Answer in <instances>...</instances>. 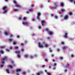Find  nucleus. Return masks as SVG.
I'll list each match as a JSON object with an SVG mask.
<instances>
[{"label": "nucleus", "mask_w": 75, "mask_h": 75, "mask_svg": "<svg viewBox=\"0 0 75 75\" xmlns=\"http://www.w3.org/2000/svg\"><path fill=\"white\" fill-rule=\"evenodd\" d=\"M15 54H17V57L18 58H20V53H21V51L18 50L15 51Z\"/></svg>", "instance_id": "f257e3e1"}, {"label": "nucleus", "mask_w": 75, "mask_h": 75, "mask_svg": "<svg viewBox=\"0 0 75 75\" xmlns=\"http://www.w3.org/2000/svg\"><path fill=\"white\" fill-rule=\"evenodd\" d=\"M40 16H41V13H38V16L36 17V18L39 20H40Z\"/></svg>", "instance_id": "f03ea898"}, {"label": "nucleus", "mask_w": 75, "mask_h": 75, "mask_svg": "<svg viewBox=\"0 0 75 75\" xmlns=\"http://www.w3.org/2000/svg\"><path fill=\"white\" fill-rule=\"evenodd\" d=\"M7 58V57H5L4 58H2V59H1V60L2 61V64H4V61H5V60H6Z\"/></svg>", "instance_id": "7ed1b4c3"}, {"label": "nucleus", "mask_w": 75, "mask_h": 75, "mask_svg": "<svg viewBox=\"0 0 75 75\" xmlns=\"http://www.w3.org/2000/svg\"><path fill=\"white\" fill-rule=\"evenodd\" d=\"M38 46L40 48H43L44 47V46L42 44H41L40 43H38Z\"/></svg>", "instance_id": "20e7f679"}, {"label": "nucleus", "mask_w": 75, "mask_h": 75, "mask_svg": "<svg viewBox=\"0 0 75 75\" xmlns=\"http://www.w3.org/2000/svg\"><path fill=\"white\" fill-rule=\"evenodd\" d=\"M15 6L16 7H18V8H20V7H21V5L18 4H16V5H15Z\"/></svg>", "instance_id": "39448f33"}, {"label": "nucleus", "mask_w": 75, "mask_h": 75, "mask_svg": "<svg viewBox=\"0 0 75 75\" xmlns=\"http://www.w3.org/2000/svg\"><path fill=\"white\" fill-rule=\"evenodd\" d=\"M7 6H5L3 7V10H6L7 9Z\"/></svg>", "instance_id": "423d86ee"}, {"label": "nucleus", "mask_w": 75, "mask_h": 75, "mask_svg": "<svg viewBox=\"0 0 75 75\" xmlns=\"http://www.w3.org/2000/svg\"><path fill=\"white\" fill-rule=\"evenodd\" d=\"M8 40V41H10V42H12V41H13V39L12 38V39L9 38Z\"/></svg>", "instance_id": "0eeeda50"}, {"label": "nucleus", "mask_w": 75, "mask_h": 75, "mask_svg": "<svg viewBox=\"0 0 75 75\" xmlns=\"http://www.w3.org/2000/svg\"><path fill=\"white\" fill-rule=\"evenodd\" d=\"M48 33L50 35H53V32L50 31Z\"/></svg>", "instance_id": "6e6552de"}, {"label": "nucleus", "mask_w": 75, "mask_h": 75, "mask_svg": "<svg viewBox=\"0 0 75 75\" xmlns=\"http://www.w3.org/2000/svg\"><path fill=\"white\" fill-rule=\"evenodd\" d=\"M6 71L8 74H10V70L9 69H6Z\"/></svg>", "instance_id": "1a4fd4ad"}, {"label": "nucleus", "mask_w": 75, "mask_h": 75, "mask_svg": "<svg viewBox=\"0 0 75 75\" xmlns=\"http://www.w3.org/2000/svg\"><path fill=\"white\" fill-rule=\"evenodd\" d=\"M23 24L24 25H28V23H27V22H23Z\"/></svg>", "instance_id": "9d476101"}, {"label": "nucleus", "mask_w": 75, "mask_h": 75, "mask_svg": "<svg viewBox=\"0 0 75 75\" xmlns=\"http://www.w3.org/2000/svg\"><path fill=\"white\" fill-rule=\"evenodd\" d=\"M68 18V16L67 15H66L64 18V19H67Z\"/></svg>", "instance_id": "9b49d317"}, {"label": "nucleus", "mask_w": 75, "mask_h": 75, "mask_svg": "<svg viewBox=\"0 0 75 75\" xmlns=\"http://www.w3.org/2000/svg\"><path fill=\"white\" fill-rule=\"evenodd\" d=\"M68 35L67 33H66L64 34V38H67V35Z\"/></svg>", "instance_id": "f8f14e48"}, {"label": "nucleus", "mask_w": 75, "mask_h": 75, "mask_svg": "<svg viewBox=\"0 0 75 75\" xmlns=\"http://www.w3.org/2000/svg\"><path fill=\"white\" fill-rule=\"evenodd\" d=\"M17 72H20L21 71V70L20 69H18L16 70Z\"/></svg>", "instance_id": "ddd939ff"}, {"label": "nucleus", "mask_w": 75, "mask_h": 75, "mask_svg": "<svg viewBox=\"0 0 75 75\" xmlns=\"http://www.w3.org/2000/svg\"><path fill=\"white\" fill-rule=\"evenodd\" d=\"M7 10H7V9L5 10L4 11V13H7Z\"/></svg>", "instance_id": "4468645a"}, {"label": "nucleus", "mask_w": 75, "mask_h": 75, "mask_svg": "<svg viewBox=\"0 0 75 75\" xmlns=\"http://www.w3.org/2000/svg\"><path fill=\"white\" fill-rule=\"evenodd\" d=\"M45 31H47V32H49V31H50V30H48V29L47 28H46L45 29Z\"/></svg>", "instance_id": "2eb2a0df"}, {"label": "nucleus", "mask_w": 75, "mask_h": 75, "mask_svg": "<svg viewBox=\"0 0 75 75\" xmlns=\"http://www.w3.org/2000/svg\"><path fill=\"white\" fill-rule=\"evenodd\" d=\"M5 35H8V33H7L6 32H5Z\"/></svg>", "instance_id": "dca6fc26"}, {"label": "nucleus", "mask_w": 75, "mask_h": 75, "mask_svg": "<svg viewBox=\"0 0 75 75\" xmlns=\"http://www.w3.org/2000/svg\"><path fill=\"white\" fill-rule=\"evenodd\" d=\"M33 8H31L29 10V11H30V12H31V11H33Z\"/></svg>", "instance_id": "f3484780"}, {"label": "nucleus", "mask_w": 75, "mask_h": 75, "mask_svg": "<svg viewBox=\"0 0 75 75\" xmlns=\"http://www.w3.org/2000/svg\"><path fill=\"white\" fill-rule=\"evenodd\" d=\"M67 47L65 46H64L63 47V50H65V49H67Z\"/></svg>", "instance_id": "a211bd4d"}, {"label": "nucleus", "mask_w": 75, "mask_h": 75, "mask_svg": "<svg viewBox=\"0 0 75 75\" xmlns=\"http://www.w3.org/2000/svg\"><path fill=\"white\" fill-rule=\"evenodd\" d=\"M49 52H52V49H51V48H49Z\"/></svg>", "instance_id": "6ab92c4d"}, {"label": "nucleus", "mask_w": 75, "mask_h": 75, "mask_svg": "<svg viewBox=\"0 0 75 75\" xmlns=\"http://www.w3.org/2000/svg\"><path fill=\"white\" fill-rule=\"evenodd\" d=\"M42 23H45V21L42 20L41 21Z\"/></svg>", "instance_id": "aec40b11"}, {"label": "nucleus", "mask_w": 75, "mask_h": 75, "mask_svg": "<svg viewBox=\"0 0 75 75\" xmlns=\"http://www.w3.org/2000/svg\"><path fill=\"white\" fill-rule=\"evenodd\" d=\"M18 49V47H15V50H16L17 49Z\"/></svg>", "instance_id": "412c9836"}, {"label": "nucleus", "mask_w": 75, "mask_h": 75, "mask_svg": "<svg viewBox=\"0 0 75 75\" xmlns=\"http://www.w3.org/2000/svg\"><path fill=\"white\" fill-rule=\"evenodd\" d=\"M14 11H19V10H18V9H15Z\"/></svg>", "instance_id": "4be33fe9"}, {"label": "nucleus", "mask_w": 75, "mask_h": 75, "mask_svg": "<svg viewBox=\"0 0 75 75\" xmlns=\"http://www.w3.org/2000/svg\"><path fill=\"white\" fill-rule=\"evenodd\" d=\"M14 4H17V2L16 1H13Z\"/></svg>", "instance_id": "5701e85b"}, {"label": "nucleus", "mask_w": 75, "mask_h": 75, "mask_svg": "<svg viewBox=\"0 0 75 75\" xmlns=\"http://www.w3.org/2000/svg\"><path fill=\"white\" fill-rule=\"evenodd\" d=\"M47 75H51V74H50V73L48 72H47Z\"/></svg>", "instance_id": "b1692460"}, {"label": "nucleus", "mask_w": 75, "mask_h": 75, "mask_svg": "<svg viewBox=\"0 0 75 75\" xmlns=\"http://www.w3.org/2000/svg\"><path fill=\"white\" fill-rule=\"evenodd\" d=\"M54 4H55V6H56V7H57V6H58V4H57V3H54Z\"/></svg>", "instance_id": "393cba45"}, {"label": "nucleus", "mask_w": 75, "mask_h": 75, "mask_svg": "<svg viewBox=\"0 0 75 75\" xmlns=\"http://www.w3.org/2000/svg\"><path fill=\"white\" fill-rule=\"evenodd\" d=\"M60 6H64V3H61L60 4Z\"/></svg>", "instance_id": "a878e982"}, {"label": "nucleus", "mask_w": 75, "mask_h": 75, "mask_svg": "<svg viewBox=\"0 0 75 75\" xmlns=\"http://www.w3.org/2000/svg\"><path fill=\"white\" fill-rule=\"evenodd\" d=\"M9 66L10 68H12L13 67V66H11L10 65H9Z\"/></svg>", "instance_id": "bb28decb"}, {"label": "nucleus", "mask_w": 75, "mask_h": 75, "mask_svg": "<svg viewBox=\"0 0 75 75\" xmlns=\"http://www.w3.org/2000/svg\"><path fill=\"white\" fill-rule=\"evenodd\" d=\"M69 15H70V16H71L72 14V13L71 12H70L69 13Z\"/></svg>", "instance_id": "cd10ccee"}, {"label": "nucleus", "mask_w": 75, "mask_h": 75, "mask_svg": "<svg viewBox=\"0 0 75 75\" xmlns=\"http://www.w3.org/2000/svg\"><path fill=\"white\" fill-rule=\"evenodd\" d=\"M71 57L72 58H73V57H74V55L73 54H71Z\"/></svg>", "instance_id": "c85d7f7f"}, {"label": "nucleus", "mask_w": 75, "mask_h": 75, "mask_svg": "<svg viewBox=\"0 0 75 75\" xmlns=\"http://www.w3.org/2000/svg\"><path fill=\"white\" fill-rule=\"evenodd\" d=\"M13 45H16L17 44V43L16 42H14L13 43Z\"/></svg>", "instance_id": "c756f323"}, {"label": "nucleus", "mask_w": 75, "mask_h": 75, "mask_svg": "<svg viewBox=\"0 0 75 75\" xmlns=\"http://www.w3.org/2000/svg\"><path fill=\"white\" fill-rule=\"evenodd\" d=\"M61 44H62V45H64V44L65 43H64V42H61Z\"/></svg>", "instance_id": "7c9ffc66"}, {"label": "nucleus", "mask_w": 75, "mask_h": 75, "mask_svg": "<svg viewBox=\"0 0 75 75\" xmlns=\"http://www.w3.org/2000/svg\"><path fill=\"white\" fill-rule=\"evenodd\" d=\"M45 47H48V45L46 44Z\"/></svg>", "instance_id": "2f4dec72"}, {"label": "nucleus", "mask_w": 75, "mask_h": 75, "mask_svg": "<svg viewBox=\"0 0 75 75\" xmlns=\"http://www.w3.org/2000/svg\"><path fill=\"white\" fill-rule=\"evenodd\" d=\"M38 27H38L39 29H41L42 28H41V26H39Z\"/></svg>", "instance_id": "473e14b6"}, {"label": "nucleus", "mask_w": 75, "mask_h": 75, "mask_svg": "<svg viewBox=\"0 0 75 75\" xmlns=\"http://www.w3.org/2000/svg\"><path fill=\"white\" fill-rule=\"evenodd\" d=\"M23 75H25V74H26V73H25V72H23Z\"/></svg>", "instance_id": "72a5a7b5"}, {"label": "nucleus", "mask_w": 75, "mask_h": 75, "mask_svg": "<svg viewBox=\"0 0 75 75\" xmlns=\"http://www.w3.org/2000/svg\"><path fill=\"white\" fill-rule=\"evenodd\" d=\"M23 20H26V18L25 17H24L23 18Z\"/></svg>", "instance_id": "f704fd0d"}, {"label": "nucleus", "mask_w": 75, "mask_h": 75, "mask_svg": "<svg viewBox=\"0 0 75 75\" xmlns=\"http://www.w3.org/2000/svg\"><path fill=\"white\" fill-rule=\"evenodd\" d=\"M61 10H62V11H65V10H64V9H62Z\"/></svg>", "instance_id": "c9c22d12"}, {"label": "nucleus", "mask_w": 75, "mask_h": 75, "mask_svg": "<svg viewBox=\"0 0 75 75\" xmlns=\"http://www.w3.org/2000/svg\"><path fill=\"white\" fill-rule=\"evenodd\" d=\"M1 52L2 53V54H3V53H4V51H3V50H2L1 51Z\"/></svg>", "instance_id": "e433bc0d"}, {"label": "nucleus", "mask_w": 75, "mask_h": 75, "mask_svg": "<svg viewBox=\"0 0 75 75\" xmlns=\"http://www.w3.org/2000/svg\"><path fill=\"white\" fill-rule=\"evenodd\" d=\"M55 18L56 19H57V18H58V17H57V16H55Z\"/></svg>", "instance_id": "4c0bfd02"}, {"label": "nucleus", "mask_w": 75, "mask_h": 75, "mask_svg": "<svg viewBox=\"0 0 75 75\" xmlns=\"http://www.w3.org/2000/svg\"><path fill=\"white\" fill-rule=\"evenodd\" d=\"M32 21H35V19L33 18L32 19Z\"/></svg>", "instance_id": "58836bf2"}, {"label": "nucleus", "mask_w": 75, "mask_h": 75, "mask_svg": "<svg viewBox=\"0 0 75 75\" xmlns=\"http://www.w3.org/2000/svg\"><path fill=\"white\" fill-rule=\"evenodd\" d=\"M21 45H22V46H24V44L23 43H21Z\"/></svg>", "instance_id": "ea45409f"}, {"label": "nucleus", "mask_w": 75, "mask_h": 75, "mask_svg": "<svg viewBox=\"0 0 75 75\" xmlns=\"http://www.w3.org/2000/svg\"><path fill=\"white\" fill-rule=\"evenodd\" d=\"M13 35L12 34H11L10 35V37H13Z\"/></svg>", "instance_id": "a19ab883"}, {"label": "nucleus", "mask_w": 75, "mask_h": 75, "mask_svg": "<svg viewBox=\"0 0 75 75\" xmlns=\"http://www.w3.org/2000/svg\"><path fill=\"white\" fill-rule=\"evenodd\" d=\"M30 58L31 59H33V56L32 55L30 56Z\"/></svg>", "instance_id": "79ce46f5"}, {"label": "nucleus", "mask_w": 75, "mask_h": 75, "mask_svg": "<svg viewBox=\"0 0 75 75\" xmlns=\"http://www.w3.org/2000/svg\"><path fill=\"white\" fill-rule=\"evenodd\" d=\"M47 39L48 40H49L50 39V37H48Z\"/></svg>", "instance_id": "37998d69"}, {"label": "nucleus", "mask_w": 75, "mask_h": 75, "mask_svg": "<svg viewBox=\"0 0 75 75\" xmlns=\"http://www.w3.org/2000/svg\"><path fill=\"white\" fill-rule=\"evenodd\" d=\"M27 55H25V58H27Z\"/></svg>", "instance_id": "c03bdc74"}, {"label": "nucleus", "mask_w": 75, "mask_h": 75, "mask_svg": "<svg viewBox=\"0 0 75 75\" xmlns=\"http://www.w3.org/2000/svg\"><path fill=\"white\" fill-rule=\"evenodd\" d=\"M1 48H4V46H1Z\"/></svg>", "instance_id": "a18cd8bd"}, {"label": "nucleus", "mask_w": 75, "mask_h": 75, "mask_svg": "<svg viewBox=\"0 0 75 75\" xmlns=\"http://www.w3.org/2000/svg\"><path fill=\"white\" fill-rule=\"evenodd\" d=\"M60 50L59 49H57V51L58 52H59V51Z\"/></svg>", "instance_id": "49530a36"}, {"label": "nucleus", "mask_w": 75, "mask_h": 75, "mask_svg": "<svg viewBox=\"0 0 75 75\" xmlns=\"http://www.w3.org/2000/svg\"><path fill=\"white\" fill-rule=\"evenodd\" d=\"M41 74L40 73H37V75H40Z\"/></svg>", "instance_id": "de8ad7c7"}, {"label": "nucleus", "mask_w": 75, "mask_h": 75, "mask_svg": "<svg viewBox=\"0 0 75 75\" xmlns=\"http://www.w3.org/2000/svg\"><path fill=\"white\" fill-rule=\"evenodd\" d=\"M56 65H57V64L54 63V66H56Z\"/></svg>", "instance_id": "09e8293b"}, {"label": "nucleus", "mask_w": 75, "mask_h": 75, "mask_svg": "<svg viewBox=\"0 0 75 75\" xmlns=\"http://www.w3.org/2000/svg\"><path fill=\"white\" fill-rule=\"evenodd\" d=\"M60 17H63V15H61L60 16Z\"/></svg>", "instance_id": "8fccbe9b"}, {"label": "nucleus", "mask_w": 75, "mask_h": 75, "mask_svg": "<svg viewBox=\"0 0 75 75\" xmlns=\"http://www.w3.org/2000/svg\"><path fill=\"white\" fill-rule=\"evenodd\" d=\"M70 1L71 2H73V1H74V0H70Z\"/></svg>", "instance_id": "3c124183"}, {"label": "nucleus", "mask_w": 75, "mask_h": 75, "mask_svg": "<svg viewBox=\"0 0 75 75\" xmlns=\"http://www.w3.org/2000/svg\"><path fill=\"white\" fill-rule=\"evenodd\" d=\"M17 38H20V36H19V35H17Z\"/></svg>", "instance_id": "603ef678"}, {"label": "nucleus", "mask_w": 75, "mask_h": 75, "mask_svg": "<svg viewBox=\"0 0 75 75\" xmlns=\"http://www.w3.org/2000/svg\"><path fill=\"white\" fill-rule=\"evenodd\" d=\"M45 61L46 62H48V60H47V59H45Z\"/></svg>", "instance_id": "864d4df0"}, {"label": "nucleus", "mask_w": 75, "mask_h": 75, "mask_svg": "<svg viewBox=\"0 0 75 75\" xmlns=\"http://www.w3.org/2000/svg\"><path fill=\"white\" fill-rule=\"evenodd\" d=\"M60 59H63V57H60Z\"/></svg>", "instance_id": "5fc2aeb1"}, {"label": "nucleus", "mask_w": 75, "mask_h": 75, "mask_svg": "<svg viewBox=\"0 0 75 75\" xmlns=\"http://www.w3.org/2000/svg\"><path fill=\"white\" fill-rule=\"evenodd\" d=\"M18 19H19V20H21V17H19V18H18Z\"/></svg>", "instance_id": "6e6d98bb"}, {"label": "nucleus", "mask_w": 75, "mask_h": 75, "mask_svg": "<svg viewBox=\"0 0 75 75\" xmlns=\"http://www.w3.org/2000/svg\"><path fill=\"white\" fill-rule=\"evenodd\" d=\"M24 42L25 43H27V41L25 40V41Z\"/></svg>", "instance_id": "4d7b16f0"}, {"label": "nucleus", "mask_w": 75, "mask_h": 75, "mask_svg": "<svg viewBox=\"0 0 75 75\" xmlns=\"http://www.w3.org/2000/svg\"><path fill=\"white\" fill-rule=\"evenodd\" d=\"M6 51H9V50H8V49H6Z\"/></svg>", "instance_id": "13d9d810"}, {"label": "nucleus", "mask_w": 75, "mask_h": 75, "mask_svg": "<svg viewBox=\"0 0 75 75\" xmlns=\"http://www.w3.org/2000/svg\"><path fill=\"white\" fill-rule=\"evenodd\" d=\"M26 13H27L28 14V13H29V12H28V11H27L26 12Z\"/></svg>", "instance_id": "bf43d9fd"}, {"label": "nucleus", "mask_w": 75, "mask_h": 75, "mask_svg": "<svg viewBox=\"0 0 75 75\" xmlns=\"http://www.w3.org/2000/svg\"><path fill=\"white\" fill-rule=\"evenodd\" d=\"M16 75H19V73H16Z\"/></svg>", "instance_id": "052dcab7"}, {"label": "nucleus", "mask_w": 75, "mask_h": 75, "mask_svg": "<svg viewBox=\"0 0 75 75\" xmlns=\"http://www.w3.org/2000/svg\"><path fill=\"white\" fill-rule=\"evenodd\" d=\"M42 67H45V65H42Z\"/></svg>", "instance_id": "680f3d73"}, {"label": "nucleus", "mask_w": 75, "mask_h": 75, "mask_svg": "<svg viewBox=\"0 0 75 75\" xmlns=\"http://www.w3.org/2000/svg\"><path fill=\"white\" fill-rule=\"evenodd\" d=\"M51 56H52V57H54V54H51Z\"/></svg>", "instance_id": "e2e57ef3"}, {"label": "nucleus", "mask_w": 75, "mask_h": 75, "mask_svg": "<svg viewBox=\"0 0 75 75\" xmlns=\"http://www.w3.org/2000/svg\"><path fill=\"white\" fill-rule=\"evenodd\" d=\"M1 67H3V65H1Z\"/></svg>", "instance_id": "0e129e2a"}, {"label": "nucleus", "mask_w": 75, "mask_h": 75, "mask_svg": "<svg viewBox=\"0 0 75 75\" xmlns=\"http://www.w3.org/2000/svg\"><path fill=\"white\" fill-rule=\"evenodd\" d=\"M43 44H45V42H43Z\"/></svg>", "instance_id": "69168bd1"}, {"label": "nucleus", "mask_w": 75, "mask_h": 75, "mask_svg": "<svg viewBox=\"0 0 75 75\" xmlns=\"http://www.w3.org/2000/svg\"><path fill=\"white\" fill-rule=\"evenodd\" d=\"M49 68H51V66H49Z\"/></svg>", "instance_id": "338daca9"}, {"label": "nucleus", "mask_w": 75, "mask_h": 75, "mask_svg": "<svg viewBox=\"0 0 75 75\" xmlns=\"http://www.w3.org/2000/svg\"><path fill=\"white\" fill-rule=\"evenodd\" d=\"M10 49H11V50H12V47H10Z\"/></svg>", "instance_id": "774afa93"}]
</instances>
